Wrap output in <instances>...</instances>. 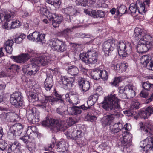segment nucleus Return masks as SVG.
<instances>
[{"label": "nucleus", "instance_id": "f257e3e1", "mask_svg": "<svg viewBox=\"0 0 153 153\" xmlns=\"http://www.w3.org/2000/svg\"><path fill=\"white\" fill-rule=\"evenodd\" d=\"M134 36L135 39L139 40L137 46V51L139 53H144L152 48V37L143 30L136 27Z\"/></svg>", "mask_w": 153, "mask_h": 153}, {"label": "nucleus", "instance_id": "f03ea898", "mask_svg": "<svg viewBox=\"0 0 153 153\" xmlns=\"http://www.w3.org/2000/svg\"><path fill=\"white\" fill-rule=\"evenodd\" d=\"M67 73L73 76L71 77L66 76H61L59 81L60 86L65 89H70L73 86V83L79 72L78 68L74 66H69L67 69Z\"/></svg>", "mask_w": 153, "mask_h": 153}, {"label": "nucleus", "instance_id": "7ed1b4c3", "mask_svg": "<svg viewBox=\"0 0 153 153\" xmlns=\"http://www.w3.org/2000/svg\"><path fill=\"white\" fill-rule=\"evenodd\" d=\"M42 125L44 126H48L53 132H56L59 131H63L66 130L67 127L65 121L53 119H47L42 122Z\"/></svg>", "mask_w": 153, "mask_h": 153}, {"label": "nucleus", "instance_id": "20e7f679", "mask_svg": "<svg viewBox=\"0 0 153 153\" xmlns=\"http://www.w3.org/2000/svg\"><path fill=\"white\" fill-rule=\"evenodd\" d=\"M55 94L56 96L55 98L51 96L44 95L42 96L39 99V101L41 104H38V106L43 109H45L47 107V104L48 102H49L51 104L57 101L64 104V101L62 98V95H60L56 92H55Z\"/></svg>", "mask_w": 153, "mask_h": 153}, {"label": "nucleus", "instance_id": "39448f33", "mask_svg": "<svg viewBox=\"0 0 153 153\" xmlns=\"http://www.w3.org/2000/svg\"><path fill=\"white\" fill-rule=\"evenodd\" d=\"M80 59L87 65L93 64L97 61V53L95 51H90L80 54Z\"/></svg>", "mask_w": 153, "mask_h": 153}, {"label": "nucleus", "instance_id": "423d86ee", "mask_svg": "<svg viewBox=\"0 0 153 153\" xmlns=\"http://www.w3.org/2000/svg\"><path fill=\"white\" fill-rule=\"evenodd\" d=\"M117 48L119 55L124 57L130 54L132 50L131 44L128 41L118 42Z\"/></svg>", "mask_w": 153, "mask_h": 153}, {"label": "nucleus", "instance_id": "0eeeda50", "mask_svg": "<svg viewBox=\"0 0 153 153\" xmlns=\"http://www.w3.org/2000/svg\"><path fill=\"white\" fill-rule=\"evenodd\" d=\"M135 87L131 84L126 85L124 88L121 87L119 90L120 96L123 99L133 98L135 95Z\"/></svg>", "mask_w": 153, "mask_h": 153}, {"label": "nucleus", "instance_id": "6e6552de", "mask_svg": "<svg viewBox=\"0 0 153 153\" xmlns=\"http://www.w3.org/2000/svg\"><path fill=\"white\" fill-rule=\"evenodd\" d=\"M23 126L20 123H16L10 127L7 133V137L10 140H14L16 136H19L22 131Z\"/></svg>", "mask_w": 153, "mask_h": 153}, {"label": "nucleus", "instance_id": "1a4fd4ad", "mask_svg": "<svg viewBox=\"0 0 153 153\" xmlns=\"http://www.w3.org/2000/svg\"><path fill=\"white\" fill-rule=\"evenodd\" d=\"M83 133L81 130H74L69 129L67 132V136L71 139L76 141L77 144L80 146L82 147L85 145L84 141L81 140V138Z\"/></svg>", "mask_w": 153, "mask_h": 153}, {"label": "nucleus", "instance_id": "9d476101", "mask_svg": "<svg viewBox=\"0 0 153 153\" xmlns=\"http://www.w3.org/2000/svg\"><path fill=\"white\" fill-rule=\"evenodd\" d=\"M49 45L54 50L59 52H64L66 50V45L62 40L58 39H52L49 42Z\"/></svg>", "mask_w": 153, "mask_h": 153}, {"label": "nucleus", "instance_id": "9b49d317", "mask_svg": "<svg viewBox=\"0 0 153 153\" xmlns=\"http://www.w3.org/2000/svg\"><path fill=\"white\" fill-rule=\"evenodd\" d=\"M115 40L113 39H109L103 42L102 49L106 56H108L111 54L115 47Z\"/></svg>", "mask_w": 153, "mask_h": 153}, {"label": "nucleus", "instance_id": "f8f14e48", "mask_svg": "<svg viewBox=\"0 0 153 153\" xmlns=\"http://www.w3.org/2000/svg\"><path fill=\"white\" fill-rule=\"evenodd\" d=\"M104 100H106L108 102L111 104L110 108L112 110L119 111L121 109V107L118 103V99L114 94H111L106 97Z\"/></svg>", "mask_w": 153, "mask_h": 153}, {"label": "nucleus", "instance_id": "ddd939ff", "mask_svg": "<svg viewBox=\"0 0 153 153\" xmlns=\"http://www.w3.org/2000/svg\"><path fill=\"white\" fill-rule=\"evenodd\" d=\"M140 144L146 153H153V138L149 137L141 141Z\"/></svg>", "mask_w": 153, "mask_h": 153}, {"label": "nucleus", "instance_id": "4468645a", "mask_svg": "<svg viewBox=\"0 0 153 153\" xmlns=\"http://www.w3.org/2000/svg\"><path fill=\"white\" fill-rule=\"evenodd\" d=\"M23 97L22 94L19 92H16L10 95V101L11 103L16 107H19L23 104Z\"/></svg>", "mask_w": 153, "mask_h": 153}, {"label": "nucleus", "instance_id": "2eb2a0df", "mask_svg": "<svg viewBox=\"0 0 153 153\" xmlns=\"http://www.w3.org/2000/svg\"><path fill=\"white\" fill-rule=\"evenodd\" d=\"M29 53L22 54L17 56H12L11 58L15 62L17 63H24L28 60L31 57L33 56L34 51L30 49L27 50Z\"/></svg>", "mask_w": 153, "mask_h": 153}, {"label": "nucleus", "instance_id": "dca6fc26", "mask_svg": "<svg viewBox=\"0 0 153 153\" xmlns=\"http://www.w3.org/2000/svg\"><path fill=\"white\" fill-rule=\"evenodd\" d=\"M45 36V35L44 34H40L39 32L35 31L31 34L28 35L27 36V38L29 40L43 43H45L46 41Z\"/></svg>", "mask_w": 153, "mask_h": 153}, {"label": "nucleus", "instance_id": "f3484780", "mask_svg": "<svg viewBox=\"0 0 153 153\" xmlns=\"http://www.w3.org/2000/svg\"><path fill=\"white\" fill-rule=\"evenodd\" d=\"M141 63L143 67L153 71V61L150 55H145L142 56L140 59Z\"/></svg>", "mask_w": 153, "mask_h": 153}, {"label": "nucleus", "instance_id": "a211bd4d", "mask_svg": "<svg viewBox=\"0 0 153 153\" xmlns=\"http://www.w3.org/2000/svg\"><path fill=\"white\" fill-rule=\"evenodd\" d=\"M126 134L124 133L123 134L122 137L120 138V142L121 146L123 148H127L129 147L131 145V135L129 134L128 132H126Z\"/></svg>", "mask_w": 153, "mask_h": 153}, {"label": "nucleus", "instance_id": "6ab92c4d", "mask_svg": "<svg viewBox=\"0 0 153 153\" xmlns=\"http://www.w3.org/2000/svg\"><path fill=\"white\" fill-rule=\"evenodd\" d=\"M36 108H33L27 111V117L30 123L33 124L35 123L36 122L39 121V117L35 116L36 112Z\"/></svg>", "mask_w": 153, "mask_h": 153}, {"label": "nucleus", "instance_id": "aec40b11", "mask_svg": "<svg viewBox=\"0 0 153 153\" xmlns=\"http://www.w3.org/2000/svg\"><path fill=\"white\" fill-rule=\"evenodd\" d=\"M142 85L143 89L140 92V95L141 97L146 98L148 97V93L145 90L148 91L153 88V84H151L148 81H146L142 83Z\"/></svg>", "mask_w": 153, "mask_h": 153}, {"label": "nucleus", "instance_id": "412c9836", "mask_svg": "<svg viewBox=\"0 0 153 153\" xmlns=\"http://www.w3.org/2000/svg\"><path fill=\"white\" fill-rule=\"evenodd\" d=\"M2 16L3 22L5 23V25L8 26L9 24L8 22L15 16V13L13 11H8L4 12V13L3 14Z\"/></svg>", "mask_w": 153, "mask_h": 153}, {"label": "nucleus", "instance_id": "4be33fe9", "mask_svg": "<svg viewBox=\"0 0 153 153\" xmlns=\"http://www.w3.org/2000/svg\"><path fill=\"white\" fill-rule=\"evenodd\" d=\"M78 84L83 91H88L90 87L89 82L85 80L84 78L79 77L78 79Z\"/></svg>", "mask_w": 153, "mask_h": 153}, {"label": "nucleus", "instance_id": "5701e85b", "mask_svg": "<svg viewBox=\"0 0 153 153\" xmlns=\"http://www.w3.org/2000/svg\"><path fill=\"white\" fill-rule=\"evenodd\" d=\"M10 145L8 149V150L10 149L12 151L11 152H8V153H22V150L20 149L21 146L20 144L17 141H15Z\"/></svg>", "mask_w": 153, "mask_h": 153}, {"label": "nucleus", "instance_id": "b1692460", "mask_svg": "<svg viewBox=\"0 0 153 153\" xmlns=\"http://www.w3.org/2000/svg\"><path fill=\"white\" fill-rule=\"evenodd\" d=\"M14 43L12 39H8L4 43V46L6 52L9 54H11L13 50L12 46Z\"/></svg>", "mask_w": 153, "mask_h": 153}, {"label": "nucleus", "instance_id": "393cba45", "mask_svg": "<svg viewBox=\"0 0 153 153\" xmlns=\"http://www.w3.org/2000/svg\"><path fill=\"white\" fill-rule=\"evenodd\" d=\"M62 11L65 14L69 16L75 15L77 11L74 6H70L62 9Z\"/></svg>", "mask_w": 153, "mask_h": 153}, {"label": "nucleus", "instance_id": "a878e982", "mask_svg": "<svg viewBox=\"0 0 153 153\" xmlns=\"http://www.w3.org/2000/svg\"><path fill=\"white\" fill-rule=\"evenodd\" d=\"M53 84L52 76L47 77L44 82V88L47 91H50Z\"/></svg>", "mask_w": 153, "mask_h": 153}, {"label": "nucleus", "instance_id": "bb28decb", "mask_svg": "<svg viewBox=\"0 0 153 153\" xmlns=\"http://www.w3.org/2000/svg\"><path fill=\"white\" fill-rule=\"evenodd\" d=\"M48 18L50 20H52L57 22H61L63 19V17L61 15L49 13L47 16Z\"/></svg>", "mask_w": 153, "mask_h": 153}, {"label": "nucleus", "instance_id": "cd10ccee", "mask_svg": "<svg viewBox=\"0 0 153 153\" xmlns=\"http://www.w3.org/2000/svg\"><path fill=\"white\" fill-rule=\"evenodd\" d=\"M19 69V66L18 65L11 64L10 62H7L5 67V71L7 73L11 71H16Z\"/></svg>", "mask_w": 153, "mask_h": 153}, {"label": "nucleus", "instance_id": "c85d7f7f", "mask_svg": "<svg viewBox=\"0 0 153 153\" xmlns=\"http://www.w3.org/2000/svg\"><path fill=\"white\" fill-rule=\"evenodd\" d=\"M123 124L122 122H118L114 124L112 129H111V132L115 133L122 130Z\"/></svg>", "mask_w": 153, "mask_h": 153}, {"label": "nucleus", "instance_id": "c756f323", "mask_svg": "<svg viewBox=\"0 0 153 153\" xmlns=\"http://www.w3.org/2000/svg\"><path fill=\"white\" fill-rule=\"evenodd\" d=\"M39 58L41 59L40 60V65L43 66L47 65L49 62L50 59V57L47 54H43L40 55Z\"/></svg>", "mask_w": 153, "mask_h": 153}, {"label": "nucleus", "instance_id": "7c9ffc66", "mask_svg": "<svg viewBox=\"0 0 153 153\" xmlns=\"http://www.w3.org/2000/svg\"><path fill=\"white\" fill-rule=\"evenodd\" d=\"M66 143L65 141H61L57 142L56 144V150L59 152H64L66 150Z\"/></svg>", "mask_w": 153, "mask_h": 153}, {"label": "nucleus", "instance_id": "2f4dec72", "mask_svg": "<svg viewBox=\"0 0 153 153\" xmlns=\"http://www.w3.org/2000/svg\"><path fill=\"white\" fill-rule=\"evenodd\" d=\"M145 5L144 3H142L140 1H137V5L138 6L137 10L139 14L143 15V13L145 14V12L147 11Z\"/></svg>", "mask_w": 153, "mask_h": 153}, {"label": "nucleus", "instance_id": "473e14b6", "mask_svg": "<svg viewBox=\"0 0 153 153\" xmlns=\"http://www.w3.org/2000/svg\"><path fill=\"white\" fill-rule=\"evenodd\" d=\"M36 7L38 12L41 15H45L47 18V16L48 15L49 13H51L43 5H41L40 6H37Z\"/></svg>", "mask_w": 153, "mask_h": 153}, {"label": "nucleus", "instance_id": "72a5a7b5", "mask_svg": "<svg viewBox=\"0 0 153 153\" xmlns=\"http://www.w3.org/2000/svg\"><path fill=\"white\" fill-rule=\"evenodd\" d=\"M100 69L95 68L92 70L91 73V76L93 79L97 80L100 78Z\"/></svg>", "mask_w": 153, "mask_h": 153}, {"label": "nucleus", "instance_id": "f704fd0d", "mask_svg": "<svg viewBox=\"0 0 153 153\" xmlns=\"http://www.w3.org/2000/svg\"><path fill=\"white\" fill-rule=\"evenodd\" d=\"M75 27H73L72 28H67L65 29L63 31H62V33H61L63 34V36L67 40L68 39L71 38V33L72 32V29L74 28H75Z\"/></svg>", "mask_w": 153, "mask_h": 153}, {"label": "nucleus", "instance_id": "c9c22d12", "mask_svg": "<svg viewBox=\"0 0 153 153\" xmlns=\"http://www.w3.org/2000/svg\"><path fill=\"white\" fill-rule=\"evenodd\" d=\"M103 119L104 121L103 123L106 126L110 125L114 119V114L107 115L104 117Z\"/></svg>", "mask_w": 153, "mask_h": 153}, {"label": "nucleus", "instance_id": "e433bc0d", "mask_svg": "<svg viewBox=\"0 0 153 153\" xmlns=\"http://www.w3.org/2000/svg\"><path fill=\"white\" fill-rule=\"evenodd\" d=\"M26 147L31 152H33L36 150V146L35 142L33 140L29 141L26 145Z\"/></svg>", "mask_w": 153, "mask_h": 153}, {"label": "nucleus", "instance_id": "4c0bfd02", "mask_svg": "<svg viewBox=\"0 0 153 153\" xmlns=\"http://www.w3.org/2000/svg\"><path fill=\"white\" fill-rule=\"evenodd\" d=\"M127 8L124 5L118 6L117 8V13L120 16L124 14L127 11Z\"/></svg>", "mask_w": 153, "mask_h": 153}, {"label": "nucleus", "instance_id": "58836bf2", "mask_svg": "<svg viewBox=\"0 0 153 153\" xmlns=\"http://www.w3.org/2000/svg\"><path fill=\"white\" fill-rule=\"evenodd\" d=\"M84 12L94 18H97V10H93L91 9H85Z\"/></svg>", "mask_w": 153, "mask_h": 153}, {"label": "nucleus", "instance_id": "ea45409f", "mask_svg": "<svg viewBox=\"0 0 153 153\" xmlns=\"http://www.w3.org/2000/svg\"><path fill=\"white\" fill-rule=\"evenodd\" d=\"M27 95L29 100L31 102H34L39 100L37 94L35 93L29 92L27 93Z\"/></svg>", "mask_w": 153, "mask_h": 153}, {"label": "nucleus", "instance_id": "a19ab883", "mask_svg": "<svg viewBox=\"0 0 153 153\" xmlns=\"http://www.w3.org/2000/svg\"><path fill=\"white\" fill-rule=\"evenodd\" d=\"M70 108H71V110L70 114L72 115L79 114L82 112V111L79 107L74 106L72 107H70Z\"/></svg>", "mask_w": 153, "mask_h": 153}, {"label": "nucleus", "instance_id": "79ce46f5", "mask_svg": "<svg viewBox=\"0 0 153 153\" xmlns=\"http://www.w3.org/2000/svg\"><path fill=\"white\" fill-rule=\"evenodd\" d=\"M105 102H103L102 103V107L105 109L107 111H111L112 113L117 112L118 111H115L114 110H112L110 107L111 106V104L110 103H108L107 102V101L106 100H105Z\"/></svg>", "mask_w": 153, "mask_h": 153}, {"label": "nucleus", "instance_id": "37998d69", "mask_svg": "<svg viewBox=\"0 0 153 153\" xmlns=\"http://www.w3.org/2000/svg\"><path fill=\"white\" fill-rule=\"evenodd\" d=\"M20 23L19 21L15 20L12 21L11 24H9L8 26H10L11 28L19 27L20 26Z\"/></svg>", "mask_w": 153, "mask_h": 153}, {"label": "nucleus", "instance_id": "c03bdc74", "mask_svg": "<svg viewBox=\"0 0 153 153\" xmlns=\"http://www.w3.org/2000/svg\"><path fill=\"white\" fill-rule=\"evenodd\" d=\"M41 59L39 58V56L32 59L31 61L32 66L38 67L41 66L40 60Z\"/></svg>", "mask_w": 153, "mask_h": 153}, {"label": "nucleus", "instance_id": "a18cd8bd", "mask_svg": "<svg viewBox=\"0 0 153 153\" xmlns=\"http://www.w3.org/2000/svg\"><path fill=\"white\" fill-rule=\"evenodd\" d=\"M137 1L135 4L132 3L130 4L129 9L131 13H135L137 10Z\"/></svg>", "mask_w": 153, "mask_h": 153}, {"label": "nucleus", "instance_id": "49530a36", "mask_svg": "<svg viewBox=\"0 0 153 153\" xmlns=\"http://www.w3.org/2000/svg\"><path fill=\"white\" fill-rule=\"evenodd\" d=\"M56 142V140L54 138H53L52 140L51 143L49 145H48V146H46L45 147V150L46 151L51 150L52 148L54 147Z\"/></svg>", "mask_w": 153, "mask_h": 153}, {"label": "nucleus", "instance_id": "de8ad7c7", "mask_svg": "<svg viewBox=\"0 0 153 153\" xmlns=\"http://www.w3.org/2000/svg\"><path fill=\"white\" fill-rule=\"evenodd\" d=\"M37 132V129L36 127L34 126H31L28 127L26 133L27 134H30L32 132L35 133Z\"/></svg>", "mask_w": 153, "mask_h": 153}, {"label": "nucleus", "instance_id": "09e8293b", "mask_svg": "<svg viewBox=\"0 0 153 153\" xmlns=\"http://www.w3.org/2000/svg\"><path fill=\"white\" fill-rule=\"evenodd\" d=\"M26 37L25 35L24 34H22L20 35L18 37L15 38V41L16 43L17 44H20L22 41L23 39L25 38Z\"/></svg>", "mask_w": 153, "mask_h": 153}, {"label": "nucleus", "instance_id": "8fccbe9b", "mask_svg": "<svg viewBox=\"0 0 153 153\" xmlns=\"http://www.w3.org/2000/svg\"><path fill=\"white\" fill-rule=\"evenodd\" d=\"M100 71L101 72L100 78L104 81L106 80L107 79L108 76L107 72L105 70H100Z\"/></svg>", "mask_w": 153, "mask_h": 153}, {"label": "nucleus", "instance_id": "3c124183", "mask_svg": "<svg viewBox=\"0 0 153 153\" xmlns=\"http://www.w3.org/2000/svg\"><path fill=\"white\" fill-rule=\"evenodd\" d=\"M142 125H141L140 126V129L141 130V131L143 134H146L147 135H149L150 134V132L148 130V129L145 127V126H143V123H141Z\"/></svg>", "mask_w": 153, "mask_h": 153}, {"label": "nucleus", "instance_id": "603ef678", "mask_svg": "<svg viewBox=\"0 0 153 153\" xmlns=\"http://www.w3.org/2000/svg\"><path fill=\"white\" fill-rule=\"evenodd\" d=\"M56 112L63 117L65 116V115L67 114V111L64 110L62 108H58L56 110Z\"/></svg>", "mask_w": 153, "mask_h": 153}, {"label": "nucleus", "instance_id": "864d4df0", "mask_svg": "<svg viewBox=\"0 0 153 153\" xmlns=\"http://www.w3.org/2000/svg\"><path fill=\"white\" fill-rule=\"evenodd\" d=\"M139 115L142 118L144 119L148 118L149 116L148 115V114L146 111L142 110L139 113Z\"/></svg>", "mask_w": 153, "mask_h": 153}, {"label": "nucleus", "instance_id": "5fc2aeb1", "mask_svg": "<svg viewBox=\"0 0 153 153\" xmlns=\"http://www.w3.org/2000/svg\"><path fill=\"white\" fill-rule=\"evenodd\" d=\"M31 65L30 64L25 65L23 67L22 70L25 74H27V72L31 69Z\"/></svg>", "mask_w": 153, "mask_h": 153}, {"label": "nucleus", "instance_id": "6e6d98bb", "mask_svg": "<svg viewBox=\"0 0 153 153\" xmlns=\"http://www.w3.org/2000/svg\"><path fill=\"white\" fill-rule=\"evenodd\" d=\"M98 98V95L96 94H95L90 96L88 99H89V101L91 102L92 101L93 102L95 103L97 101Z\"/></svg>", "mask_w": 153, "mask_h": 153}, {"label": "nucleus", "instance_id": "4d7b16f0", "mask_svg": "<svg viewBox=\"0 0 153 153\" xmlns=\"http://www.w3.org/2000/svg\"><path fill=\"white\" fill-rule=\"evenodd\" d=\"M120 65L121 71L122 72L125 71L128 66V64L126 63H122Z\"/></svg>", "mask_w": 153, "mask_h": 153}, {"label": "nucleus", "instance_id": "13d9d810", "mask_svg": "<svg viewBox=\"0 0 153 153\" xmlns=\"http://www.w3.org/2000/svg\"><path fill=\"white\" fill-rule=\"evenodd\" d=\"M131 128V126L130 124L126 123L125 124L123 128L122 129V132H124L126 134V131H130Z\"/></svg>", "mask_w": 153, "mask_h": 153}, {"label": "nucleus", "instance_id": "bf43d9fd", "mask_svg": "<svg viewBox=\"0 0 153 153\" xmlns=\"http://www.w3.org/2000/svg\"><path fill=\"white\" fill-rule=\"evenodd\" d=\"M121 81V77L119 76L114 79V81L112 83V84L115 86H117L118 84Z\"/></svg>", "mask_w": 153, "mask_h": 153}, {"label": "nucleus", "instance_id": "052dcab7", "mask_svg": "<svg viewBox=\"0 0 153 153\" xmlns=\"http://www.w3.org/2000/svg\"><path fill=\"white\" fill-rule=\"evenodd\" d=\"M7 146V143L5 142L4 141H3L0 143V150L2 151H4L6 148Z\"/></svg>", "mask_w": 153, "mask_h": 153}, {"label": "nucleus", "instance_id": "680f3d73", "mask_svg": "<svg viewBox=\"0 0 153 153\" xmlns=\"http://www.w3.org/2000/svg\"><path fill=\"white\" fill-rule=\"evenodd\" d=\"M145 110L147 112L148 115L149 116L153 114V107L149 106L146 108Z\"/></svg>", "mask_w": 153, "mask_h": 153}, {"label": "nucleus", "instance_id": "e2e57ef3", "mask_svg": "<svg viewBox=\"0 0 153 153\" xmlns=\"http://www.w3.org/2000/svg\"><path fill=\"white\" fill-rule=\"evenodd\" d=\"M59 0H47L46 2L48 3L51 5L58 4H60L61 2L59 1Z\"/></svg>", "mask_w": 153, "mask_h": 153}, {"label": "nucleus", "instance_id": "0e129e2a", "mask_svg": "<svg viewBox=\"0 0 153 153\" xmlns=\"http://www.w3.org/2000/svg\"><path fill=\"white\" fill-rule=\"evenodd\" d=\"M29 138V137L28 135L24 136L20 138L21 140H22L24 143H25L26 145L27 143L30 141L28 140Z\"/></svg>", "mask_w": 153, "mask_h": 153}, {"label": "nucleus", "instance_id": "69168bd1", "mask_svg": "<svg viewBox=\"0 0 153 153\" xmlns=\"http://www.w3.org/2000/svg\"><path fill=\"white\" fill-rule=\"evenodd\" d=\"M97 18H102L105 16V13L104 11L100 10H97Z\"/></svg>", "mask_w": 153, "mask_h": 153}, {"label": "nucleus", "instance_id": "338daca9", "mask_svg": "<svg viewBox=\"0 0 153 153\" xmlns=\"http://www.w3.org/2000/svg\"><path fill=\"white\" fill-rule=\"evenodd\" d=\"M140 103L139 102L136 101L133 102L132 104L131 107V109H135V110L139 108Z\"/></svg>", "mask_w": 153, "mask_h": 153}, {"label": "nucleus", "instance_id": "774afa93", "mask_svg": "<svg viewBox=\"0 0 153 153\" xmlns=\"http://www.w3.org/2000/svg\"><path fill=\"white\" fill-rule=\"evenodd\" d=\"M86 0H77L76 3L79 5L85 6L86 5Z\"/></svg>", "mask_w": 153, "mask_h": 153}]
</instances>
